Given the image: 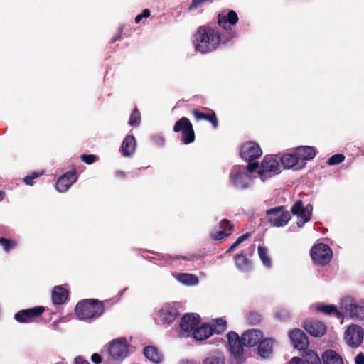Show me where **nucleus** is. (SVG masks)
I'll return each instance as SVG.
<instances>
[{"instance_id": "obj_1", "label": "nucleus", "mask_w": 364, "mask_h": 364, "mask_svg": "<svg viewBox=\"0 0 364 364\" xmlns=\"http://www.w3.org/2000/svg\"><path fill=\"white\" fill-rule=\"evenodd\" d=\"M220 43L219 33L211 27L200 26L193 36L196 50L202 53L211 52L217 48Z\"/></svg>"}, {"instance_id": "obj_2", "label": "nucleus", "mask_w": 364, "mask_h": 364, "mask_svg": "<svg viewBox=\"0 0 364 364\" xmlns=\"http://www.w3.org/2000/svg\"><path fill=\"white\" fill-rule=\"evenodd\" d=\"M104 311L101 302L95 299H87L77 304L75 313L82 320L90 319L100 316Z\"/></svg>"}, {"instance_id": "obj_3", "label": "nucleus", "mask_w": 364, "mask_h": 364, "mask_svg": "<svg viewBox=\"0 0 364 364\" xmlns=\"http://www.w3.org/2000/svg\"><path fill=\"white\" fill-rule=\"evenodd\" d=\"M311 257L314 263L319 265H326L331 259L332 251L327 245L319 243L311 248Z\"/></svg>"}, {"instance_id": "obj_4", "label": "nucleus", "mask_w": 364, "mask_h": 364, "mask_svg": "<svg viewBox=\"0 0 364 364\" xmlns=\"http://www.w3.org/2000/svg\"><path fill=\"white\" fill-rule=\"evenodd\" d=\"M269 221L272 225L282 227L287 224L291 216L289 213L283 207H277L267 210Z\"/></svg>"}, {"instance_id": "obj_5", "label": "nucleus", "mask_w": 364, "mask_h": 364, "mask_svg": "<svg viewBox=\"0 0 364 364\" xmlns=\"http://www.w3.org/2000/svg\"><path fill=\"white\" fill-rule=\"evenodd\" d=\"M341 309L353 319H364V307L358 306L351 297L344 298L341 302Z\"/></svg>"}, {"instance_id": "obj_6", "label": "nucleus", "mask_w": 364, "mask_h": 364, "mask_svg": "<svg viewBox=\"0 0 364 364\" xmlns=\"http://www.w3.org/2000/svg\"><path fill=\"white\" fill-rule=\"evenodd\" d=\"M312 209L311 205L308 204L304 206L300 200L294 203L291 208V212L298 218L297 225L299 227L303 226L305 223L310 220Z\"/></svg>"}, {"instance_id": "obj_7", "label": "nucleus", "mask_w": 364, "mask_h": 364, "mask_svg": "<svg viewBox=\"0 0 364 364\" xmlns=\"http://www.w3.org/2000/svg\"><path fill=\"white\" fill-rule=\"evenodd\" d=\"M175 132H182L183 141L189 144L194 141L195 136L191 122L186 117H182L175 124L173 127Z\"/></svg>"}, {"instance_id": "obj_8", "label": "nucleus", "mask_w": 364, "mask_h": 364, "mask_svg": "<svg viewBox=\"0 0 364 364\" xmlns=\"http://www.w3.org/2000/svg\"><path fill=\"white\" fill-rule=\"evenodd\" d=\"M344 338L348 346H358L363 338V328L358 325L350 326L345 331Z\"/></svg>"}, {"instance_id": "obj_9", "label": "nucleus", "mask_w": 364, "mask_h": 364, "mask_svg": "<svg viewBox=\"0 0 364 364\" xmlns=\"http://www.w3.org/2000/svg\"><path fill=\"white\" fill-rule=\"evenodd\" d=\"M109 355L113 359H123L127 356L128 345L125 339L119 338L113 341L109 346Z\"/></svg>"}, {"instance_id": "obj_10", "label": "nucleus", "mask_w": 364, "mask_h": 364, "mask_svg": "<svg viewBox=\"0 0 364 364\" xmlns=\"http://www.w3.org/2000/svg\"><path fill=\"white\" fill-rule=\"evenodd\" d=\"M178 315L176 307L170 304L162 306L158 312L156 320L162 324H170L173 322Z\"/></svg>"}, {"instance_id": "obj_11", "label": "nucleus", "mask_w": 364, "mask_h": 364, "mask_svg": "<svg viewBox=\"0 0 364 364\" xmlns=\"http://www.w3.org/2000/svg\"><path fill=\"white\" fill-rule=\"evenodd\" d=\"M233 184L237 188H246L250 186L252 183L251 176L245 171V170H240L238 168L232 171L230 175Z\"/></svg>"}, {"instance_id": "obj_12", "label": "nucleus", "mask_w": 364, "mask_h": 364, "mask_svg": "<svg viewBox=\"0 0 364 364\" xmlns=\"http://www.w3.org/2000/svg\"><path fill=\"white\" fill-rule=\"evenodd\" d=\"M262 152L259 146L255 142L249 141L245 143L241 148L240 155L246 161H250L259 158Z\"/></svg>"}, {"instance_id": "obj_13", "label": "nucleus", "mask_w": 364, "mask_h": 364, "mask_svg": "<svg viewBox=\"0 0 364 364\" xmlns=\"http://www.w3.org/2000/svg\"><path fill=\"white\" fill-rule=\"evenodd\" d=\"M289 338L295 348L304 350L309 346V339L305 333L301 329H294L289 332Z\"/></svg>"}, {"instance_id": "obj_14", "label": "nucleus", "mask_w": 364, "mask_h": 364, "mask_svg": "<svg viewBox=\"0 0 364 364\" xmlns=\"http://www.w3.org/2000/svg\"><path fill=\"white\" fill-rule=\"evenodd\" d=\"M44 311L41 306L21 310L15 314V318L19 322H31L39 316Z\"/></svg>"}, {"instance_id": "obj_15", "label": "nucleus", "mask_w": 364, "mask_h": 364, "mask_svg": "<svg viewBox=\"0 0 364 364\" xmlns=\"http://www.w3.org/2000/svg\"><path fill=\"white\" fill-rule=\"evenodd\" d=\"M237 22V14L233 10H224L218 15V23L225 29L228 28V24L235 25Z\"/></svg>"}, {"instance_id": "obj_16", "label": "nucleus", "mask_w": 364, "mask_h": 364, "mask_svg": "<svg viewBox=\"0 0 364 364\" xmlns=\"http://www.w3.org/2000/svg\"><path fill=\"white\" fill-rule=\"evenodd\" d=\"M279 169L278 161L272 156H266L262 161L261 169L259 171V175L264 181V177L268 173H277Z\"/></svg>"}, {"instance_id": "obj_17", "label": "nucleus", "mask_w": 364, "mask_h": 364, "mask_svg": "<svg viewBox=\"0 0 364 364\" xmlns=\"http://www.w3.org/2000/svg\"><path fill=\"white\" fill-rule=\"evenodd\" d=\"M303 326L310 335L314 337L323 336L326 331V325L318 321H307Z\"/></svg>"}, {"instance_id": "obj_18", "label": "nucleus", "mask_w": 364, "mask_h": 364, "mask_svg": "<svg viewBox=\"0 0 364 364\" xmlns=\"http://www.w3.org/2000/svg\"><path fill=\"white\" fill-rule=\"evenodd\" d=\"M76 180L77 176L74 171L68 172L58 180L55 185L56 189L59 192H65Z\"/></svg>"}, {"instance_id": "obj_19", "label": "nucleus", "mask_w": 364, "mask_h": 364, "mask_svg": "<svg viewBox=\"0 0 364 364\" xmlns=\"http://www.w3.org/2000/svg\"><path fill=\"white\" fill-rule=\"evenodd\" d=\"M228 338L231 353L235 356L240 355L243 351L242 338L240 339L238 335L235 332H230L228 334Z\"/></svg>"}, {"instance_id": "obj_20", "label": "nucleus", "mask_w": 364, "mask_h": 364, "mask_svg": "<svg viewBox=\"0 0 364 364\" xmlns=\"http://www.w3.org/2000/svg\"><path fill=\"white\" fill-rule=\"evenodd\" d=\"M262 338V333L259 330H250L242 335V342L243 346H255Z\"/></svg>"}, {"instance_id": "obj_21", "label": "nucleus", "mask_w": 364, "mask_h": 364, "mask_svg": "<svg viewBox=\"0 0 364 364\" xmlns=\"http://www.w3.org/2000/svg\"><path fill=\"white\" fill-rule=\"evenodd\" d=\"M199 316L197 314H186L183 316L181 321V327L184 331L194 330L199 323Z\"/></svg>"}, {"instance_id": "obj_22", "label": "nucleus", "mask_w": 364, "mask_h": 364, "mask_svg": "<svg viewBox=\"0 0 364 364\" xmlns=\"http://www.w3.org/2000/svg\"><path fill=\"white\" fill-rule=\"evenodd\" d=\"M221 230L213 232L211 237L214 240H221L226 237L231 235L233 230V226L230 224V222L227 220H223L220 225Z\"/></svg>"}, {"instance_id": "obj_23", "label": "nucleus", "mask_w": 364, "mask_h": 364, "mask_svg": "<svg viewBox=\"0 0 364 364\" xmlns=\"http://www.w3.org/2000/svg\"><path fill=\"white\" fill-rule=\"evenodd\" d=\"M145 357L154 363H160L164 359L161 352L154 346H146L144 349Z\"/></svg>"}, {"instance_id": "obj_24", "label": "nucleus", "mask_w": 364, "mask_h": 364, "mask_svg": "<svg viewBox=\"0 0 364 364\" xmlns=\"http://www.w3.org/2000/svg\"><path fill=\"white\" fill-rule=\"evenodd\" d=\"M136 142L133 136H127L122 142V151L124 156H132L136 149Z\"/></svg>"}, {"instance_id": "obj_25", "label": "nucleus", "mask_w": 364, "mask_h": 364, "mask_svg": "<svg viewBox=\"0 0 364 364\" xmlns=\"http://www.w3.org/2000/svg\"><path fill=\"white\" fill-rule=\"evenodd\" d=\"M274 341L270 338H266L260 342L258 346V353L263 358H268L272 353Z\"/></svg>"}, {"instance_id": "obj_26", "label": "nucleus", "mask_w": 364, "mask_h": 364, "mask_svg": "<svg viewBox=\"0 0 364 364\" xmlns=\"http://www.w3.org/2000/svg\"><path fill=\"white\" fill-rule=\"evenodd\" d=\"M213 332V328L208 325L203 324L193 330V336L196 340L202 341L208 338Z\"/></svg>"}, {"instance_id": "obj_27", "label": "nucleus", "mask_w": 364, "mask_h": 364, "mask_svg": "<svg viewBox=\"0 0 364 364\" xmlns=\"http://www.w3.org/2000/svg\"><path fill=\"white\" fill-rule=\"evenodd\" d=\"M324 364H343L341 356L333 350H327L322 354Z\"/></svg>"}, {"instance_id": "obj_28", "label": "nucleus", "mask_w": 364, "mask_h": 364, "mask_svg": "<svg viewBox=\"0 0 364 364\" xmlns=\"http://www.w3.org/2000/svg\"><path fill=\"white\" fill-rule=\"evenodd\" d=\"M296 154L298 159L311 160L315 156L316 151L313 147L305 146L296 148Z\"/></svg>"}, {"instance_id": "obj_29", "label": "nucleus", "mask_w": 364, "mask_h": 364, "mask_svg": "<svg viewBox=\"0 0 364 364\" xmlns=\"http://www.w3.org/2000/svg\"><path fill=\"white\" fill-rule=\"evenodd\" d=\"M68 296L67 291L61 287H55L52 293V299L55 304H61Z\"/></svg>"}, {"instance_id": "obj_30", "label": "nucleus", "mask_w": 364, "mask_h": 364, "mask_svg": "<svg viewBox=\"0 0 364 364\" xmlns=\"http://www.w3.org/2000/svg\"><path fill=\"white\" fill-rule=\"evenodd\" d=\"M192 113L196 120H202V119L208 120L209 122H210L212 123L214 128H216L218 127V120H217V117H216L215 112H213L211 114H205V113L200 112V111H198L197 109H194V110H193Z\"/></svg>"}, {"instance_id": "obj_31", "label": "nucleus", "mask_w": 364, "mask_h": 364, "mask_svg": "<svg viewBox=\"0 0 364 364\" xmlns=\"http://www.w3.org/2000/svg\"><path fill=\"white\" fill-rule=\"evenodd\" d=\"M316 310L326 315H333L337 318H341L342 314L333 305L320 304L316 306Z\"/></svg>"}, {"instance_id": "obj_32", "label": "nucleus", "mask_w": 364, "mask_h": 364, "mask_svg": "<svg viewBox=\"0 0 364 364\" xmlns=\"http://www.w3.org/2000/svg\"><path fill=\"white\" fill-rule=\"evenodd\" d=\"M298 161L296 154H287L283 155L281 158V162L286 168H292L297 164Z\"/></svg>"}, {"instance_id": "obj_33", "label": "nucleus", "mask_w": 364, "mask_h": 364, "mask_svg": "<svg viewBox=\"0 0 364 364\" xmlns=\"http://www.w3.org/2000/svg\"><path fill=\"white\" fill-rule=\"evenodd\" d=\"M204 364H225V360L220 353H213L205 359Z\"/></svg>"}, {"instance_id": "obj_34", "label": "nucleus", "mask_w": 364, "mask_h": 364, "mask_svg": "<svg viewBox=\"0 0 364 364\" xmlns=\"http://www.w3.org/2000/svg\"><path fill=\"white\" fill-rule=\"evenodd\" d=\"M178 279L181 283L187 285H193L198 282L197 277L190 274H181L178 275Z\"/></svg>"}, {"instance_id": "obj_35", "label": "nucleus", "mask_w": 364, "mask_h": 364, "mask_svg": "<svg viewBox=\"0 0 364 364\" xmlns=\"http://www.w3.org/2000/svg\"><path fill=\"white\" fill-rule=\"evenodd\" d=\"M235 261L237 267L242 269V270H246L249 267V262L246 257L240 254L235 256Z\"/></svg>"}, {"instance_id": "obj_36", "label": "nucleus", "mask_w": 364, "mask_h": 364, "mask_svg": "<svg viewBox=\"0 0 364 364\" xmlns=\"http://www.w3.org/2000/svg\"><path fill=\"white\" fill-rule=\"evenodd\" d=\"M258 254L263 264L267 267H270L272 262L268 255V250L266 247H259Z\"/></svg>"}, {"instance_id": "obj_37", "label": "nucleus", "mask_w": 364, "mask_h": 364, "mask_svg": "<svg viewBox=\"0 0 364 364\" xmlns=\"http://www.w3.org/2000/svg\"><path fill=\"white\" fill-rule=\"evenodd\" d=\"M305 355L309 364H321L320 358L314 351L309 350Z\"/></svg>"}, {"instance_id": "obj_38", "label": "nucleus", "mask_w": 364, "mask_h": 364, "mask_svg": "<svg viewBox=\"0 0 364 364\" xmlns=\"http://www.w3.org/2000/svg\"><path fill=\"white\" fill-rule=\"evenodd\" d=\"M215 325L214 326V328H213V331L217 333H220L224 331L227 328V322L223 318H217L215 321Z\"/></svg>"}, {"instance_id": "obj_39", "label": "nucleus", "mask_w": 364, "mask_h": 364, "mask_svg": "<svg viewBox=\"0 0 364 364\" xmlns=\"http://www.w3.org/2000/svg\"><path fill=\"white\" fill-rule=\"evenodd\" d=\"M0 243L6 252H9L11 249L14 248L17 245L16 241L9 240L6 238H0Z\"/></svg>"}, {"instance_id": "obj_40", "label": "nucleus", "mask_w": 364, "mask_h": 364, "mask_svg": "<svg viewBox=\"0 0 364 364\" xmlns=\"http://www.w3.org/2000/svg\"><path fill=\"white\" fill-rule=\"evenodd\" d=\"M140 114L137 110H134L132 114H131L129 124L132 126H137L140 123Z\"/></svg>"}, {"instance_id": "obj_41", "label": "nucleus", "mask_w": 364, "mask_h": 364, "mask_svg": "<svg viewBox=\"0 0 364 364\" xmlns=\"http://www.w3.org/2000/svg\"><path fill=\"white\" fill-rule=\"evenodd\" d=\"M250 236L249 233H246L239 237L237 240L230 246L228 252H232L237 246H239L242 242H243L246 239H247Z\"/></svg>"}, {"instance_id": "obj_42", "label": "nucleus", "mask_w": 364, "mask_h": 364, "mask_svg": "<svg viewBox=\"0 0 364 364\" xmlns=\"http://www.w3.org/2000/svg\"><path fill=\"white\" fill-rule=\"evenodd\" d=\"M345 159V156L343 154H337L331 156L328 163L329 165H336L343 162Z\"/></svg>"}, {"instance_id": "obj_43", "label": "nucleus", "mask_w": 364, "mask_h": 364, "mask_svg": "<svg viewBox=\"0 0 364 364\" xmlns=\"http://www.w3.org/2000/svg\"><path fill=\"white\" fill-rule=\"evenodd\" d=\"M81 157L82 161L88 164L93 163L96 159L95 155H82Z\"/></svg>"}, {"instance_id": "obj_44", "label": "nucleus", "mask_w": 364, "mask_h": 364, "mask_svg": "<svg viewBox=\"0 0 364 364\" xmlns=\"http://www.w3.org/2000/svg\"><path fill=\"white\" fill-rule=\"evenodd\" d=\"M208 1H212V0H192V4H191L190 8L191 9L197 8V7L200 6V5H202L203 4H204L205 2H208Z\"/></svg>"}, {"instance_id": "obj_45", "label": "nucleus", "mask_w": 364, "mask_h": 364, "mask_svg": "<svg viewBox=\"0 0 364 364\" xmlns=\"http://www.w3.org/2000/svg\"><path fill=\"white\" fill-rule=\"evenodd\" d=\"M38 176H39V174H38V173H33L31 176L25 177L24 181L28 185H32L33 184L32 179L38 177Z\"/></svg>"}, {"instance_id": "obj_46", "label": "nucleus", "mask_w": 364, "mask_h": 364, "mask_svg": "<svg viewBox=\"0 0 364 364\" xmlns=\"http://www.w3.org/2000/svg\"><path fill=\"white\" fill-rule=\"evenodd\" d=\"M258 166V164L257 163H252V164H249L248 166H247V170L245 171L246 172H247L250 175V173L255 171L257 169Z\"/></svg>"}, {"instance_id": "obj_47", "label": "nucleus", "mask_w": 364, "mask_h": 364, "mask_svg": "<svg viewBox=\"0 0 364 364\" xmlns=\"http://www.w3.org/2000/svg\"><path fill=\"white\" fill-rule=\"evenodd\" d=\"M355 364H364V355L363 353H358L355 358Z\"/></svg>"}, {"instance_id": "obj_48", "label": "nucleus", "mask_w": 364, "mask_h": 364, "mask_svg": "<svg viewBox=\"0 0 364 364\" xmlns=\"http://www.w3.org/2000/svg\"><path fill=\"white\" fill-rule=\"evenodd\" d=\"M289 364H306V363L300 358L293 357Z\"/></svg>"}, {"instance_id": "obj_49", "label": "nucleus", "mask_w": 364, "mask_h": 364, "mask_svg": "<svg viewBox=\"0 0 364 364\" xmlns=\"http://www.w3.org/2000/svg\"><path fill=\"white\" fill-rule=\"evenodd\" d=\"M92 361L96 364H99L102 362V358L100 355L94 353L91 357Z\"/></svg>"}, {"instance_id": "obj_50", "label": "nucleus", "mask_w": 364, "mask_h": 364, "mask_svg": "<svg viewBox=\"0 0 364 364\" xmlns=\"http://www.w3.org/2000/svg\"><path fill=\"white\" fill-rule=\"evenodd\" d=\"M76 364H90L88 361L83 360L81 357L75 358Z\"/></svg>"}, {"instance_id": "obj_51", "label": "nucleus", "mask_w": 364, "mask_h": 364, "mask_svg": "<svg viewBox=\"0 0 364 364\" xmlns=\"http://www.w3.org/2000/svg\"><path fill=\"white\" fill-rule=\"evenodd\" d=\"M140 15L142 18H147L150 16V11L149 9H144Z\"/></svg>"}, {"instance_id": "obj_52", "label": "nucleus", "mask_w": 364, "mask_h": 364, "mask_svg": "<svg viewBox=\"0 0 364 364\" xmlns=\"http://www.w3.org/2000/svg\"><path fill=\"white\" fill-rule=\"evenodd\" d=\"M142 18H143L142 16L139 14V15L136 16V17L135 18V22L136 23H139Z\"/></svg>"}, {"instance_id": "obj_53", "label": "nucleus", "mask_w": 364, "mask_h": 364, "mask_svg": "<svg viewBox=\"0 0 364 364\" xmlns=\"http://www.w3.org/2000/svg\"><path fill=\"white\" fill-rule=\"evenodd\" d=\"M3 198H4L3 192H1V191H0V201L3 199Z\"/></svg>"}, {"instance_id": "obj_54", "label": "nucleus", "mask_w": 364, "mask_h": 364, "mask_svg": "<svg viewBox=\"0 0 364 364\" xmlns=\"http://www.w3.org/2000/svg\"><path fill=\"white\" fill-rule=\"evenodd\" d=\"M117 174H118L119 176H121V177H124V173H122V172H119V173H117Z\"/></svg>"}]
</instances>
